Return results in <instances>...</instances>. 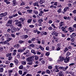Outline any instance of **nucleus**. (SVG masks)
I'll list each match as a JSON object with an SVG mask.
<instances>
[{
	"instance_id": "obj_49",
	"label": "nucleus",
	"mask_w": 76,
	"mask_h": 76,
	"mask_svg": "<svg viewBox=\"0 0 76 76\" xmlns=\"http://www.w3.org/2000/svg\"><path fill=\"white\" fill-rule=\"evenodd\" d=\"M11 36L13 38H15V37H16V36L13 34H11Z\"/></svg>"
},
{
	"instance_id": "obj_32",
	"label": "nucleus",
	"mask_w": 76,
	"mask_h": 76,
	"mask_svg": "<svg viewBox=\"0 0 76 76\" xmlns=\"http://www.w3.org/2000/svg\"><path fill=\"white\" fill-rule=\"evenodd\" d=\"M69 68V66H66V67L64 68V69H63V71H66L67 69Z\"/></svg>"
},
{
	"instance_id": "obj_35",
	"label": "nucleus",
	"mask_w": 76,
	"mask_h": 76,
	"mask_svg": "<svg viewBox=\"0 0 76 76\" xmlns=\"http://www.w3.org/2000/svg\"><path fill=\"white\" fill-rule=\"evenodd\" d=\"M64 25V22H61L60 23V26H63Z\"/></svg>"
},
{
	"instance_id": "obj_53",
	"label": "nucleus",
	"mask_w": 76,
	"mask_h": 76,
	"mask_svg": "<svg viewBox=\"0 0 76 76\" xmlns=\"http://www.w3.org/2000/svg\"><path fill=\"white\" fill-rule=\"evenodd\" d=\"M72 36H73V37H75L76 36V33H73L72 34Z\"/></svg>"
},
{
	"instance_id": "obj_5",
	"label": "nucleus",
	"mask_w": 76,
	"mask_h": 76,
	"mask_svg": "<svg viewBox=\"0 0 76 76\" xmlns=\"http://www.w3.org/2000/svg\"><path fill=\"white\" fill-rule=\"evenodd\" d=\"M7 14L8 13L7 12H5L4 13H1L0 14V17L3 18V17H4V16H7Z\"/></svg>"
},
{
	"instance_id": "obj_51",
	"label": "nucleus",
	"mask_w": 76,
	"mask_h": 76,
	"mask_svg": "<svg viewBox=\"0 0 76 76\" xmlns=\"http://www.w3.org/2000/svg\"><path fill=\"white\" fill-rule=\"evenodd\" d=\"M71 54V53L69 52H68L66 53V56H70Z\"/></svg>"
},
{
	"instance_id": "obj_12",
	"label": "nucleus",
	"mask_w": 76,
	"mask_h": 76,
	"mask_svg": "<svg viewBox=\"0 0 76 76\" xmlns=\"http://www.w3.org/2000/svg\"><path fill=\"white\" fill-rule=\"evenodd\" d=\"M39 3V2H36L34 4V6H37V7H39V5H38Z\"/></svg>"
},
{
	"instance_id": "obj_4",
	"label": "nucleus",
	"mask_w": 76,
	"mask_h": 76,
	"mask_svg": "<svg viewBox=\"0 0 76 76\" xmlns=\"http://www.w3.org/2000/svg\"><path fill=\"white\" fill-rule=\"evenodd\" d=\"M12 22L13 20H9L6 24L7 26H9L10 25H11V24L12 23Z\"/></svg>"
},
{
	"instance_id": "obj_15",
	"label": "nucleus",
	"mask_w": 76,
	"mask_h": 76,
	"mask_svg": "<svg viewBox=\"0 0 76 76\" xmlns=\"http://www.w3.org/2000/svg\"><path fill=\"white\" fill-rule=\"evenodd\" d=\"M43 13H44V11H41L39 13V16H42V14H43Z\"/></svg>"
},
{
	"instance_id": "obj_48",
	"label": "nucleus",
	"mask_w": 76,
	"mask_h": 76,
	"mask_svg": "<svg viewBox=\"0 0 76 76\" xmlns=\"http://www.w3.org/2000/svg\"><path fill=\"white\" fill-rule=\"evenodd\" d=\"M13 58V57L12 56H10L8 57V60H12V59Z\"/></svg>"
},
{
	"instance_id": "obj_1",
	"label": "nucleus",
	"mask_w": 76,
	"mask_h": 76,
	"mask_svg": "<svg viewBox=\"0 0 76 76\" xmlns=\"http://www.w3.org/2000/svg\"><path fill=\"white\" fill-rule=\"evenodd\" d=\"M34 57H35L34 56H33L31 57H31H29L26 58V61L28 62H29L28 63V64H29V65H32V59L34 58Z\"/></svg>"
},
{
	"instance_id": "obj_45",
	"label": "nucleus",
	"mask_w": 76,
	"mask_h": 76,
	"mask_svg": "<svg viewBox=\"0 0 76 76\" xmlns=\"http://www.w3.org/2000/svg\"><path fill=\"white\" fill-rule=\"evenodd\" d=\"M73 29H74V28L73 27L72 28V27H70L68 28V29L69 30V31Z\"/></svg>"
},
{
	"instance_id": "obj_13",
	"label": "nucleus",
	"mask_w": 76,
	"mask_h": 76,
	"mask_svg": "<svg viewBox=\"0 0 76 76\" xmlns=\"http://www.w3.org/2000/svg\"><path fill=\"white\" fill-rule=\"evenodd\" d=\"M59 74L60 75H62V76H64V73L63 71H60L59 72Z\"/></svg>"
},
{
	"instance_id": "obj_50",
	"label": "nucleus",
	"mask_w": 76,
	"mask_h": 76,
	"mask_svg": "<svg viewBox=\"0 0 76 76\" xmlns=\"http://www.w3.org/2000/svg\"><path fill=\"white\" fill-rule=\"evenodd\" d=\"M57 12H58V13H61V9L60 8L59 9V10L57 11Z\"/></svg>"
},
{
	"instance_id": "obj_39",
	"label": "nucleus",
	"mask_w": 76,
	"mask_h": 76,
	"mask_svg": "<svg viewBox=\"0 0 76 76\" xmlns=\"http://www.w3.org/2000/svg\"><path fill=\"white\" fill-rule=\"evenodd\" d=\"M46 72L47 73H48V74H50L51 73V72H50V71L49 70H46Z\"/></svg>"
},
{
	"instance_id": "obj_44",
	"label": "nucleus",
	"mask_w": 76,
	"mask_h": 76,
	"mask_svg": "<svg viewBox=\"0 0 76 76\" xmlns=\"http://www.w3.org/2000/svg\"><path fill=\"white\" fill-rule=\"evenodd\" d=\"M10 61L7 60L5 61V64H9V63H10Z\"/></svg>"
},
{
	"instance_id": "obj_52",
	"label": "nucleus",
	"mask_w": 76,
	"mask_h": 76,
	"mask_svg": "<svg viewBox=\"0 0 76 76\" xmlns=\"http://www.w3.org/2000/svg\"><path fill=\"white\" fill-rule=\"evenodd\" d=\"M46 50H47L48 51H49L50 50V48H49V46H47L46 48Z\"/></svg>"
},
{
	"instance_id": "obj_25",
	"label": "nucleus",
	"mask_w": 76,
	"mask_h": 76,
	"mask_svg": "<svg viewBox=\"0 0 76 76\" xmlns=\"http://www.w3.org/2000/svg\"><path fill=\"white\" fill-rule=\"evenodd\" d=\"M61 29L63 31V32H65V31H66V29L64 27H62L61 28Z\"/></svg>"
},
{
	"instance_id": "obj_9",
	"label": "nucleus",
	"mask_w": 76,
	"mask_h": 76,
	"mask_svg": "<svg viewBox=\"0 0 76 76\" xmlns=\"http://www.w3.org/2000/svg\"><path fill=\"white\" fill-rule=\"evenodd\" d=\"M14 48H19L20 47V45L19 44H17L14 46Z\"/></svg>"
},
{
	"instance_id": "obj_19",
	"label": "nucleus",
	"mask_w": 76,
	"mask_h": 76,
	"mask_svg": "<svg viewBox=\"0 0 76 76\" xmlns=\"http://www.w3.org/2000/svg\"><path fill=\"white\" fill-rule=\"evenodd\" d=\"M25 42V40H20L18 42V43L19 44H23V43H24V42Z\"/></svg>"
},
{
	"instance_id": "obj_38",
	"label": "nucleus",
	"mask_w": 76,
	"mask_h": 76,
	"mask_svg": "<svg viewBox=\"0 0 76 76\" xmlns=\"http://www.w3.org/2000/svg\"><path fill=\"white\" fill-rule=\"evenodd\" d=\"M14 63H16V64H18V60L17 59H15L14 61Z\"/></svg>"
},
{
	"instance_id": "obj_29",
	"label": "nucleus",
	"mask_w": 76,
	"mask_h": 76,
	"mask_svg": "<svg viewBox=\"0 0 76 76\" xmlns=\"http://www.w3.org/2000/svg\"><path fill=\"white\" fill-rule=\"evenodd\" d=\"M13 69H9L8 71V72L9 73H12V72H13Z\"/></svg>"
},
{
	"instance_id": "obj_33",
	"label": "nucleus",
	"mask_w": 76,
	"mask_h": 76,
	"mask_svg": "<svg viewBox=\"0 0 76 76\" xmlns=\"http://www.w3.org/2000/svg\"><path fill=\"white\" fill-rule=\"evenodd\" d=\"M5 37L6 38H9V37H10V35L8 34H6L5 35Z\"/></svg>"
},
{
	"instance_id": "obj_63",
	"label": "nucleus",
	"mask_w": 76,
	"mask_h": 76,
	"mask_svg": "<svg viewBox=\"0 0 76 76\" xmlns=\"http://www.w3.org/2000/svg\"><path fill=\"white\" fill-rule=\"evenodd\" d=\"M8 19V18L7 16H6L4 18V20H7Z\"/></svg>"
},
{
	"instance_id": "obj_42",
	"label": "nucleus",
	"mask_w": 76,
	"mask_h": 76,
	"mask_svg": "<svg viewBox=\"0 0 76 76\" xmlns=\"http://www.w3.org/2000/svg\"><path fill=\"white\" fill-rule=\"evenodd\" d=\"M58 69L61 70H64V67L63 66H60L58 67Z\"/></svg>"
},
{
	"instance_id": "obj_8",
	"label": "nucleus",
	"mask_w": 76,
	"mask_h": 76,
	"mask_svg": "<svg viewBox=\"0 0 76 76\" xmlns=\"http://www.w3.org/2000/svg\"><path fill=\"white\" fill-rule=\"evenodd\" d=\"M21 37L22 39H26L28 38V36L27 35H23L21 36Z\"/></svg>"
},
{
	"instance_id": "obj_14",
	"label": "nucleus",
	"mask_w": 76,
	"mask_h": 76,
	"mask_svg": "<svg viewBox=\"0 0 76 76\" xmlns=\"http://www.w3.org/2000/svg\"><path fill=\"white\" fill-rule=\"evenodd\" d=\"M11 31H12V33H13L14 32H16V28H12L11 29Z\"/></svg>"
},
{
	"instance_id": "obj_34",
	"label": "nucleus",
	"mask_w": 76,
	"mask_h": 76,
	"mask_svg": "<svg viewBox=\"0 0 76 76\" xmlns=\"http://www.w3.org/2000/svg\"><path fill=\"white\" fill-rule=\"evenodd\" d=\"M45 61L44 60H42L41 61V63L42 64H45Z\"/></svg>"
},
{
	"instance_id": "obj_61",
	"label": "nucleus",
	"mask_w": 76,
	"mask_h": 76,
	"mask_svg": "<svg viewBox=\"0 0 76 76\" xmlns=\"http://www.w3.org/2000/svg\"><path fill=\"white\" fill-rule=\"evenodd\" d=\"M13 16L12 15H10L9 17H8V18L9 19H12V18H13Z\"/></svg>"
},
{
	"instance_id": "obj_7",
	"label": "nucleus",
	"mask_w": 76,
	"mask_h": 76,
	"mask_svg": "<svg viewBox=\"0 0 76 76\" xmlns=\"http://www.w3.org/2000/svg\"><path fill=\"white\" fill-rule=\"evenodd\" d=\"M69 59L70 57H69V56H66L64 61L65 63H67L69 62Z\"/></svg>"
},
{
	"instance_id": "obj_37",
	"label": "nucleus",
	"mask_w": 76,
	"mask_h": 76,
	"mask_svg": "<svg viewBox=\"0 0 76 76\" xmlns=\"http://www.w3.org/2000/svg\"><path fill=\"white\" fill-rule=\"evenodd\" d=\"M12 56V53H7L6 54L7 57H8L9 56Z\"/></svg>"
},
{
	"instance_id": "obj_60",
	"label": "nucleus",
	"mask_w": 76,
	"mask_h": 76,
	"mask_svg": "<svg viewBox=\"0 0 76 76\" xmlns=\"http://www.w3.org/2000/svg\"><path fill=\"white\" fill-rule=\"evenodd\" d=\"M51 26H52V27H53L54 28H56V27L55 26V25L54 24H52L51 25Z\"/></svg>"
},
{
	"instance_id": "obj_62",
	"label": "nucleus",
	"mask_w": 76,
	"mask_h": 76,
	"mask_svg": "<svg viewBox=\"0 0 76 76\" xmlns=\"http://www.w3.org/2000/svg\"><path fill=\"white\" fill-rule=\"evenodd\" d=\"M27 74V72H24V73L23 74V75H21V76H24L25 75H26V74Z\"/></svg>"
},
{
	"instance_id": "obj_18",
	"label": "nucleus",
	"mask_w": 76,
	"mask_h": 76,
	"mask_svg": "<svg viewBox=\"0 0 76 76\" xmlns=\"http://www.w3.org/2000/svg\"><path fill=\"white\" fill-rule=\"evenodd\" d=\"M33 10H27V12H28V13H30V14H32Z\"/></svg>"
},
{
	"instance_id": "obj_41",
	"label": "nucleus",
	"mask_w": 76,
	"mask_h": 76,
	"mask_svg": "<svg viewBox=\"0 0 76 76\" xmlns=\"http://www.w3.org/2000/svg\"><path fill=\"white\" fill-rule=\"evenodd\" d=\"M4 71V69H3V68L1 67L0 68V72H3Z\"/></svg>"
},
{
	"instance_id": "obj_6",
	"label": "nucleus",
	"mask_w": 76,
	"mask_h": 76,
	"mask_svg": "<svg viewBox=\"0 0 76 76\" xmlns=\"http://www.w3.org/2000/svg\"><path fill=\"white\" fill-rule=\"evenodd\" d=\"M51 34L52 35L55 36V37H58V33L55 31H53Z\"/></svg>"
},
{
	"instance_id": "obj_57",
	"label": "nucleus",
	"mask_w": 76,
	"mask_h": 76,
	"mask_svg": "<svg viewBox=\"0 0 76 76\" xmlns=\"http://www.w3.org/2000/svg\"><path fill=\"white\" fill-rule=\"evenodd\" d=\"M43 11L44 12H48L49 11V10L48 9L46 10L45 9H43Z\"/></svg>"
},
{
	"instance_id": "obj_43",
	"label": "nucleus",
	"mask_w": 76,
	"mask_h": 76,
	"mask_svg": "<svg viewBox=\"0 0 76 76\" xmlns=\"http://www.w3.org/2000/svg\"><path fill=\"white\" fill-rule=\"evenodd\" d=\"M10 67L11 68L12 67H13V66L14 64L12 63H11L10 64Z\"/></svg>"
},
{
	"instance_id": "obj_31",
	"label": "nucleus",
	"mask_w": 76,
	"mask_h": 76,
	"mask_svg": "<svg viewBox=\"0 0 76 76\" xmlns=\"http://www.w3.org/2000/svg\"><path fill=\"white\" fill-rule=\"evenodd\" d=\"M18 51L19 52V53H22V52L23 51V50H22V49H19L18 50Z\"/></svg>"
},
{
	"instance_id": "obj_10",
	"label": "nucleus",
	"mask_w": 76,
	"mask_h": 76,
	"mask_svg": "<svg viewBox=\"0 0 76 76\" xmlns=\"http://www.w3.org/2000/svg\"><path fill=\"white\" fill-rule=\"evenodd\" d=\"M21 64H22V65H26V61L25 60L21 62Z\"/></svg>"
},
{
	"instance_id": "obj_26",
	"label": "nucleus",
	"mask_w": 76,
	"mask_h": 76,
	"mask_svg": "<svg viewBox=\"0 0 76 76\" xmlns=\"http://www.w3.org/2000/svg\"><path fill=\"white\" fill-rule=\"evenodd\" d=\"M31 52L32 53L34 54H37L36 52L35 51V50L34 49H32L31 50Z\"/></svg>"
},
{
	"instance_id": "obj_46",
	"label": "nucleus",
	"mask_w": 76,
	"mask_h": 76,
	"mask_svg": "<svg viewBox=\"0 0 76 76\" xmlns=\"http://www.w3.org/2000/svg\"><path fill=\"white\" fill-rule=\"evenodd\" d=\"M7 43H8V41L7 40L5 42H3V44H7Z\"/></svg>"
},
{
	"instance_id": "obj_58",
	"label": "nucleus",
	"mask_w": 76,
	"mask_h": 76,
	"mask_svg": "<svg viewBox=\"0 0 76 76\" xmlns=\"http://www.w3.org/2000/svg\"><path fill=\"white\" fill-rule=\"evenodd\" d=\"M30 47H35V45L34 44H31L30 45Z\"/></svg>"
},
{
	"instance_id": "obj_20",
	"label": "nucleus",
	"mask_w": 76,
	"mask_h": 76,
	"mask_svg": "<svg viewBox=\"0 0 76 76\" xmlns=\"http://www.w3.org/2000/svg\"><path fill=\"white\" fill-rule=\"evenodd\" d=\"M22 23V21H19L18 22L15 23V25L16 26H18V25H19V23Z\"/></svg>"
},
{
	"instance_id": "obj_3",
	"label": "nucleus",
	"mask_w": 76,
	"mask_h": 76,
	"mask_svg": "<svg viewBox=\"0 0 76 76\" xmlns=\"http://www.w3.org/2000/svg\"><path fill=\"white\" fill-rule=\"evenodd\" d=\"M65 60V58L64 57L61 56L58 60L57 61L58 63H60L61 61L62 62L63 60Z\"/></svg>"
},
{
	"instance_id": "obj_23",
	"label": "nucleus",
	"mask_w": 76,
	"mask_h": 76,
	"mask_svg": "<svg viewBox=\"0 0 76 76\" xmlns=\"http://www.w3.org/2000/svg\"><path fill=\"white\" fill-rule=\"evenodd\" d=\"M4 50V49L3 48V47L2 46L0 47V53H1V52H3Z\"/></svg>"
},
{
	"instance_id": "obj_22",
	"label": "nucleus",
	"mask_w": 76,
	"mask_h": 76,
	"mask_svg": "<svg viewBox=\"0 0 76 76\" xmlns=\"http://www.w3.org/2000/svg\"><path fill=\"white\" fill-rule=\"evenodd\" d=\"M45 0H40L39 3L40 4H42L43 3L45 2Z\"/></svg>"
},
{
	"instance_id": "obj_56",
	"label": "nucleus",
	"mask_w": 76,
	"mask_h": 76,
	"mask_svg": "<svg viewBox=\"0 0 76 76\" xmlns=\"http://www.w3.org/2000/svg\"><path fill=\"white\" fill-rule=\"evenodd\" d=\"M43 34L44 35H47V33L46 32L43 31Z\"/></svg>"
},
{
	"instance_id": "obj_47",
	"label": "nucleus",
	"mask_w": 76,
	"mask_h": 76,
	"mask_svg": "<svg viewBox=\"0 0 76 76\" xmlns=\"http://www.w3.org/2000/svg\"><path fill=\"white\" fill-rule=\"evenodd\" d=\"M12 37H10V38H8V39L7 40V41L8 42H9L11 40H12Z\"/></svg>"
},
{
	"instance_id": "obj_36",
	"label": "nucleus",
	"mask_w": 76,
	"mask_h": 76,
	"mask_svg": "<svg viewBox=\"0 0 76 76\" xmlns=\"http://www.w3.org/2000/svg\"><path fill=\"white\" fill-rule=\"evenodd\" d=\"M48 29L50 31H52V30H53V27H52L51 26L49 27L48 28Z\"/></svg>"
},
{
	"instance_id": "obj_21",
	"label": "nucleus",
	"mask_w": 76,
	"mask_h": 76,
	"mask_svg": "<svg viewBox=\"0 0 76 76\" xmlns=\"http://www.w3.org/2000/svg\"><path fill=\"white\" fill-rule=\"evenodd\" d=\"M43 21H44V20H43L42 18H41L38 20V22H39V23H41V22H42Z\"/></svg>"
},
{
	"instance_id": "obj_27",
	"label": "nucleus",
	"mask_w": 76,
	"mask_h": 76,
	"mask_svg": "<svg viewBox=\"0 0 76 76\" xmlns=\"http://www.w3.org/2000/svg\"><path fill=\"white\" fill-rule=\"evenodd\" d=\"M39 48H40L41 50H42V51H44V48L41 46H39Z\"/></svg>"
},
{
	"instance_id": "obj_64",
	"label": "nucleus",
	"mask_w": 76,
	"mask_h": 76,
	"mask_svg": "<svg viewBox=\"0 0 76 76\" xmlns=\"http://www.w3.org/2000/svg\"><path fill=\"white\" fill-rule=\"evenodd\" d=\"M25 52L27 53L28 54L29 53V50H26Z\"/></svg>"
},
{
	"instance_id": "obj_59",
	"label": "nucleus",
	"mask_w": 76,
	"mask_h": 76,
	"mask_svg": "<svg viewBox=\"0 0 76 76\" xmlns=\"http://www.w3.org/2000/svg\"><path fill=\"white\" fill-rule=\"evenodd\" d=\"M48 69H53V67H52L51 66H48Z\"/></svg>"
},
{
	"instance_id": "obj_24",
	"label": "nucleus",
	"mask_w": 76,
	"mask_h": 76,
	"mask_svg": "<svg viewBox=\"0 0 76 76\" xmlns=\"http://www.w3.org/2000/svg\"><path fill=\"white\" fill-rule=\"evenodd\" d=\"M24 31H25L26 34H28V32H29V29L27 28H24Z\"/></svg>"
},
{
	"instance_id": "obj_55",
	"label": "nucleus",
	"mask_w": 76,
	"mask_h": 76,
	"mask_svg": "<svg viewBox=\"0 0 76 76\" xmlns=\"http://www.w3.org/2000/svg\"><path fill=\"white\" fill-rule=\"evenodd\" d=\"M48 22L49 24H51V23H53V21L52 20H50L48 21Z\"/></svg>"
},
{
	"instance_id": "obj_11",
	"label": "nucleus",
	"mask_w": 76,
	"mask_h": 76,
	"mask_svg": "<svg viewBox=\"0 0 76 76\" xmlns=\"http://www.w3.org/2000/svg\"><path fill=\"white\" fill-rule=\"evenodd\" d=\"M4 1L5 3H6L7 4H10V2L9 1V0H4Z\"/></svg>"
},
{
	"instance_id": "obj_54",
	"label": "nucleus",
	"mask_w": 76,
	"mask_h": 76,
	"mask_svg": "<svg viewBox=\"0 0 76 76\" xmlns=\"http://www.w3.org/2000/svg\"><path fill=\"white\" fill-rule=\"evenodd\" d=\"M32 19H29L28 20L27 22L28 23H31L32 22Z\"/></svg>"
},
{
	"instance_id": "obj_2",
	"label": "nucleus",
	"mask_w": 76,
	"mask_h": 76,
	"mask_svg": "<svg viewBox=\"0 0 76 76\" xmlns=\"http://www.w3.org/2000/svg\"><path fill=\"white\" fill-rule=\"evenodd\" d=\"M59 67L58 65H56L55 66V69H53V71L54 72H56V73H57V72H59L60 70H58V68Z\"/></svg>"
},
{
	"instance_id": "obj_17",
	"label": "nucleus",
	"mask_w": 76,
	"mask_h": 76,
	"mask_svg": "<svg viewBox=\"0 0 76 76\" xmlns=\"http://www.w3.org/2000/svg\"><path fill=\"white\" fill-rule=\"evenodd\" d=\"M64 18L65 20H66V19H68V20H70V18L69 17L64 16Z\"/></svg>"
},
{
	"instance_id": "obj_40",
	"label": "nucleus",
	"mask_w": 76,
	"mask_h": 76,
	"mask_svg": "<svg viewBox=\"0 0 76 76\" xmlns=\"http://www.w3.org/2000/svg\"><path fill=\"white\" fill-rule=\"evenodd\" d=\"M29 27L31 28H33L35 27V26L33 25H31L29 26Z\"/></svg>"
},
{
	"instance_id": "obj_28",
	"label": "nucleus",
	"mask_w": 76,
	"mask_h": 76,
	"mask_svg": "<svg viewBox=\"0 0 76 76\" xmlns=\"http://www.w3.org/2000/svg\"><path fill=\"white\" fill-rule=\"evenodd\" d=\"M19 69H20L21 70H22L23 69V66L22 65H21L19 67Z\"/></svg>"
},
{
	"instance_id": "obj_30",
	"label": "nucleus",
	"mask_w": 76,
	"mask_h": 76,
	"mask_svg": "<svg viewBox=\"0 0 76 76\" xmlns=\"http://www.w3.org/2000/svg\"><path fill=\"white\" fill-rule=\"evenodd\" d=\"M68 50H69L68 48H64V53H66V51H68Z\"/></svg>"
},
{
	"instance_id": "obj_16",
	"label": "nucleus",
	"mask_w": 76,
	"mask_h": 76,
	"mask_svg": "<svg viewBox=\"0 0 76 76\" xmlns=\"http://www.w3.org/2000/svg\"><path fill=\"white\" fill-rule=\"evenodd\" d=\"M26 19L25 18H19V20H20L22 22H24V20H25Z\"/></svg>"
}]
</instances>
